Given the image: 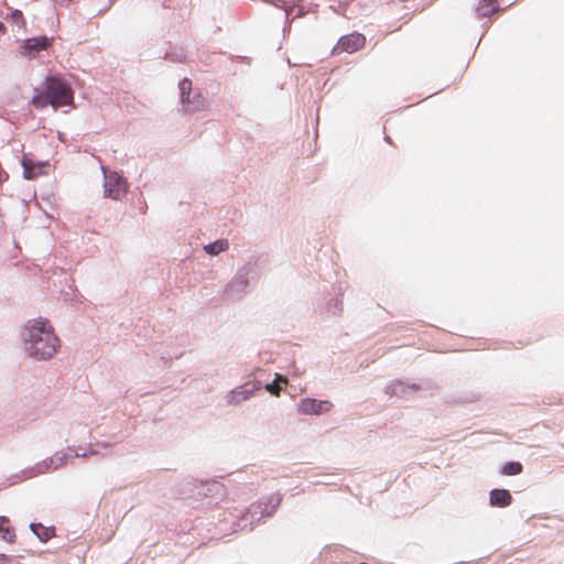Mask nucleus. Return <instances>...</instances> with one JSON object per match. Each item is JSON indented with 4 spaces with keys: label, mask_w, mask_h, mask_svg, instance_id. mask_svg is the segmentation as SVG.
<instances>
[{
    "label": "nucleus",
    "mask_w": 564,
    "mask_h": 564,
    "mask_svg": "<svg viewBox=\"0 0 564 564\" xmlns=\"http://www.w3.org/2000/svg\"><path fill=\"white\" fill-rule=\"evenodd\" d=\"M332 408L333 403L328 400L306 398L299 403V412L306 415L326 413L329 412Z\"/></svg>",
    "instance_id": "423d86ee"
},
{
    "label": "nucleus",
    "mask_w": 564,
    "mask_h": 564,
    "mask_svg": "<svg viewBox=\"0 0 564 564\" xmlns=\"http://www.w3.org/2000/svg\"><path fill=\"white\" fill-rule=\"evenodd\" d=\"M11 20L14 22V23H20L21 25H25V20L23 18V14L20 10H14L11 15H10Z\"/></svg>",
    "instance_id": "f3484780"
},
{
    "label": "nucleus",
    "mask_w": 564,
    "mask_h": 564,
    "mask_svg": "<svg viewBox=\"0 0 564 564\" xmlns=\"http://www.w3.org/2000/svg\"><path fill=\"white\" fill-rule=\"evenodd\" d=\"M74 93L69 84L57 77H48L45 82V89L42 95L35 96L32 104L43 108L52 105L54 108L67 106L73 102Z\"/></svg>",
    "instance_id": "f03ea898"
},
{
    "label": "nucleus",
    "mask_w": 564,
    "mask_h": 564,
    "mask_svg": "<svg viewBox=\"0 0 564 564\" xmlns=\"http://www.w3.org/2000/svg\"><path fill=\"white\" fill-rule=\"evenodd\" d=\"M15 531L10 523V520L6 517H0V539L8 543L15 541Z\"/></svg>",
    "instance_id": "9d476101"
},
{
    "label": "nucleus",
    "mask_w": 564,
    "mask_h": 564,
    "mask_svg": "<svg viewBox=\"0 0 564 564\" xmlns=\"http://www.w3.org/2000/svg\"><path fill=\"white\" fill-rule=\"evenodd\" d=\"M31 529L37 535V538L43 542L48 541L53 536V530L42 525L41 523L31 524Z\"/></svg>",
    "instance_id": "f8f14e48"
},
{
    "label": "nucleus",
    "mask_w": 564,
    "mask_h": 564,
    "mask_svg": "<svg viewBox=\"0 0 564 564\" xmlns=\"http://www.w3.org/2000/svg\"><path fill=\"white\" fill-rule=\"evenodd\" d=\"M105 196L121 199L128 192V184L117 172L105 173Z\"/></svg>",
    "instance_id": "7ed1b4c3"
},
{
    "label": "nucleus",
    "mask_w": 564,
    "mask_h": 564,
    "mask_svg": "<svg viewBox=\"0 0 564 564\" xmlns=\"http://www.w3.org/2000/svg\"><path fill=\"white\" fill-rule=\"evenodd\" d=\"M228 249V241L225 239L217 240L215 242H212L209 245L205 246V251L209 254H218L221 251H225Z\"/></svg>",
    "instance_id": "ddd939ff"
},
{
    "label": "nucleus",
    "mask_w": 564,
    "mask_h": 564,
    "mask_svg": "<svg viewBox=\"0 0 564 564\" xmlns=\"http://www.w3.org/2000/svg\"><path fill=\"white\" fill-rule=\"evenodd\" d=\"M180 94H181V102L184 107V110L187 112L199 110L204 107V101L198 95L197 98L191 99L192 94V82L187 78H184L178 84Z\"/></svg>",
    "instance_id": "39448f33"
},
{
    "label": "nucleus",
    "mask_w": 564,
    "mask_h": 564,
    "mask_svg": "<svg viewBox=\"0 0 564 564\" xmlns=\"http://www.w3.org/2000/svg\"><path fill=\"white\" fill-rule=\"evenodd\" d=\"M354 0H338L341 10H346Z\"/></svg>",
    "instance_id": "a211bd4d"
},
{
    "label": "nucleus",
    "mask_w": 564,
    "mask_h": 564,
    "mask_svg": "<svg viewBox=\"0 0 564 564\" xmlns=\"http://www.w3.org/2000/svg\"><path fill=\"white\" fill-rule=\"evenodd\" d=\"M366 45V37L364 34L354 32L348 35L341 36L335 45L333 52L339 53H355Z\"/></svg>",
    "instance_id": "20e7f679"
},
{
    "label": "nucleus",
    "mask_w": 564,
    "mask_h": 564,
    "mask_svg": "<svg viewBox=\"0 0 564 564\" xmlns=\"http://www.w3.org/2000/svg\"><path fill=\"white\" fill-rule=\"evenodd\" d=\"M51 45V39L46 36L32 37L24 41L22 46L23 55L35 57L41 51L46 50Z\"/></svg>",
    "instance_id": "0eeeda50"
},
{
    "label": "nucleus",
    "mask_w": 564,
    "mask_h": 564,
    "mask_svg": "<svg viewBox=\"0 0 564 564\" xmlns=\"http://www.w3.org/2000/svg\"><path fill=\"white\" fill-rule=\"evenodd\" d=\"M497 10L498 7L495 0H482L478 7V11L484 17L490 15Z\"/></svg>",
    "instance_id": "4468645a"
},
{
    "label": "nucleus",
    "mask_w": 564,
    "mask_h": 564,
    "mask_svg": "<svg viewBox=\"0 0 564 564\" xmlns=\"http://www.w3.org/2000/svg\"><path fill=\"white\" fill-rule=\"evenodd\" d=\"M522 465L519 462H509L502 467V474L506 476H514L522 473Z\"/></svg>",
    "instance_id": "2eb2a0df"
},
{
    "label": "nucleus",
    "mask_w": 564,
    "mask_h": 564,
    "mask_svg": "<svg viewBox=\"0 0 564 564\" xmlns=\"http://www.w3.org/2000/svg\"><path fill=\"white\" fill-rule=\"evenodd\" d=\"M10 558L6 554H0V562H9Z\"/></svg>",
    "instance_id": "aec40b11"
},
{
    "label": "nucleus",
    "mask_w": 564,
    "mask_h": 564,
    "mask_svg": "<svg viewBox=\"0 0 564 564\" xmlns=\"http://www.w3.org/2000/svg\"><path fill=\"white\" fill-rule=\"evenodd\" d=\"M278 381L288 382V379L285 377L278 375L276 380L273 383L267 386V390L276 397L280 394V391H281V388L278 384Z\"/></svg>",
    "instance_id": "dca6fc26"
},
{
    "label": "nucleus",
    "mask_w": 564,
    "mask_h": 564,
    "mask_svg": "<svg viewBox=\"0 0 564 564\" xmlns=\"http://www.w3.org/2000/svg\"><path fill=\"white\" fill-rule=\"evenodd\" d=\"M6 31H7V29H6L4 24L2 22H0V36L4 35Z\"/></svg>",
    "instance_id": "6ab92c4d"
},
{
    "label": "nucleus",
    "mask_w": 564,
    "mask_h": 564,
    "mask_svg": "<svg viewBox=\"0 0 564 564\" xmlns=\"http://www.w3.org/2000/svg\"><path fill=\"white\" fill-rule=\"evenodd\" d=\"M512 502L511 494L507 489H494L490 491V503L494 507H508Z\"/></svg>",
    "instance_id": "1a4fd4ad"
},
{
    "label": "nucleus",
    "mask_w": 564,
    "mask_h": 564,
    "mask_svg": "<svg viewBox=\"0 0 564 564\" xmlns=\"http://www.w3.org/2000/svg\"><path fill=\"white\" fill-rule=\"evenodd\" d=\"M25 343L30 356L44 360L52 358L59 346L54 328L43 318L30 321L26 326Z\"/></svg>",
    "instance_id": "f257e3e1"
},
{
    "label": "nucleus",
    "mask_w": 564,
    "mask_h": 564,
    "mask_svg": "<svg viewBox=\"0 0 564 564\" xmlns=\"http://www.w3.org/2000/svg\"><path fill=\"white\" fill-rule=\"evenodd\" d=\"M23 175L26 180H34L46 173V163H35L32 159L24 156L22 159Z\"/></svg>",
    "instance_id": "6e6552de"
},
{
    "label": "nucleus",
    "mask_w": 564,
    "mask_h": 564,
    "mask_svg": "<svg viewBox=\"0 0 564 564\" xmlns=\"http://www.w3.org/2000/svg\"><path fill=\"white\" fill-rule=\"evenodd\" d=\"M256 389L257 388L253 383H246V384L237 388L236 390H234L231 392L232 402L238 403L240 401L249 399Z\"/></svg>",
    "instance_id": "9b49d317"
}]
</instances>
